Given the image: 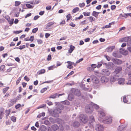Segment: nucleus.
Instances as JSON below:
<instances>
[{
  "label": "nucleus",
  "mask_w": 131,
  "mask_h": 131,
  "mask_svg": "<svg viewBox=\"0 0 131 131\" xmlns=\"http://www.w3.org/2000/svg\"><path fill=\"white\" fill-rule=\"evenodd\" d=\"M112 117L110 116H108L104 118L101 123L109 124L112 123Z\"/></svg>",
  "instance_id": "nucleus-1"
},
{
  "label": "nucleus",
  "mask_w": 131,
  "mask_h": 131,
  "mask_svg": "<svg viewBox=\"0 0 131 131\" xmlns=\"http://www.w3.org/2000/svg\"><path fill=\"white\" fill-rule=\"evenodd\" d=\"M79 118L80 120L84 123H86L88 121V117L83 114H80L79 116Z\"/></svg>",
  "instance_id": "nucleus-2"
},
{
  "label": "nucleus",
  "mask_w": 131,
  "mask_h": 131,
  "mask_svg": "<svg viewBox=\"0 0 131 131\" xmlns=\"http://www.w3.org/2000/svg\"><path fill=\"white\" fill-rule=\"evenodd\" d=\"M98 114V119L101 123L104 119V117L105 116V114L104 112L102 111H99Z\"/></svg>",
  "instance_id": "nucleus-3"
},
{
  "label": "nucleus",
  "mask_w": 131,
  "mask_h": 131,
  "mask_svg": "<svg viewBox=\"0 0 131 131\" xmlns=\"http://www.w3.org/2000/svg\"><path fill=\"white\" fill-rule=\"evenodd\" d=\"M93 107L92 104H89L86 105L85 107V111L87 113H91L93 111Z\"/></svg>",
  "instance_id": "nucleus-4"
},
{
  "label": "nucleus",
  "mask_w": 131,
  "mask_h": 131,
  "mask_svg": "<svg viewBox=\"0 0 131 131\" xmlns=\"http://www.w3.org/2000/svg\"><path fill=\"white\" fill-rule=\"evenodd\" d=\"M104 128L103 125L100 124H97L96 125L95 130L97 131H103Z\"/></svg>",
  "instance_id": "nucleus-5"
},
{
  "label": "nucleus",
  "mask_w": 131,
  "mask_h": 131,
  "mask_svg": "<svg viewBox=\"0 0 131 131\" xmlns=\"http://www.w3.org/2000/svg\"><path fill=\"white\" fill-rule=\"evenodd\" d=\"M122 70V67H117L115 69L113 74H117L120 72Z\"/></svg>",
  "instance_id": "nucleus-6"
},
{
  "label": "nucleus",
  "mask_w": 131,
  "mask_h": 131,
  "mask_svg": "<svg viewBox=\"0 0 131 131\" xmlns=\"http://www.w3.org/2000/svg\"><path fill=\"white\" fill-rule=\"evenodd\" d=\"M112 61L115 64L119 65L122 64L123 61L121 60L117 59H113Z\"/></svg>",
  "instance_id": "nucleus-7"
},
{
  "label": "nucleus",
  "mask_w": 131,
  "mask_h": 131,
  "mask_svg": "<svg viewBox=\"0 0 131 131\" xmlns=\"http://www.w3.org/2000/svg\"><path fill=\"white\" fill-rule=\"evenodd\" d=\"M120 52L122 54L126 56L128 54V51L126 50L121 48L120 49Z\"/></svg>",
  "instance_id": "nucleus-8"
},
{
  "label": "nucleus",
  "mask_w": 131,
  "mask_h": 131,
  "mask_svg": "<svg viewBox=\"0 0 131 131\" xmlns=\"http://www.w3.org/2000/svg\"><path fill=\"white\" fill-rule=\"evenodd\" d=\"M129 36L124 37L120 39L119 40V42H126L127 41V40L129 39Z\"/></svg>",
  "instance_id": "nucleus-9"
},
{
  "label": "nucleus",
  "mask_w": 131,
  "mask_h": 131,
  "mask_svg": "<svg viewBox=\"0 0 131 131\" xmlns=\"http://www.w3.org/2000/svg\"><path fill=\"white\" fill-rule=\"evenodd\" d=\"M4 109L3 108H1L0 110V118L2 119L4 114Z\"/></svg>",
  "instance_id": "nucleus-10"
},
{
  "label": "nucleus",
  "mask_w": 131,
  "mask_h": 131,
  "mask_svg": "<svg viewBox=\"0 0 131 131\" xmlns=\"http://www.w3.org/2000/svg\"><path fill=\"white\" fill-rule=\"evenodd\" d=\"M118 83L120 85H123L124 84L125 79L123 78H120L118 79Z\"/></svg>",
  "instance_id": "nucleus-11"
},
{
  "label": "nucleus",
  "mask_w": 131,
  "mask_h": 131,
  "mask_svg": "<svg viewBox=\"0 0 131 131\" xmlns=\"http://www.w3.org/2000/svg\"><path fill=\"white\" fill-rule=\"evenodd\" d=\"M10 109H9L8 110H5V116L6 118V119H7L8 118V116L10 114Z\"/></svg>",
  "instance_id": "nucleus-12"
},
{
  "label": "nucleus",
  "mask_w": 131,
  "mask_h": 131,
  "mask_svg": "<svg viewBox=\"0 0 131 131\" xmlns=\"http://www.w3.org/2000/svg\"><path fill=\"white\" fill-rule=\"evenodd\" d=\"M75 47L74 46L71 45L70 46V48L68 50V52L70 53H71L74 49Z\"/></svg>",
  "instance_id": "nucleus-13"
},
{
  "label": "nucleus",
  "mask_w": 131,
  "mask_h": 131,
  "mask_svg": "<svg viewBox=\"0 0 131 131\" xmlns=\"http://www.w3.org/2000/svg\"><path fill=\"white\" fill-rule=\"evenodd\" d=\"M114 46H111L110 47H108L106 49L107 51L108 52H111L115 48Z\"/></svg>",
  "instance_id": "nucleus-14"
},
{
  "label": "nucleus",
  "mask_w": 131,
  "mask_h": 131,
  "mask_svg": "<svg viewBox=\"0 0 131 131\" xmlns=\"http://www.w3.org/2000/svg\"><path fill=\"white\" fill-rule=\"evenodd\" d=\"M118 77L117 75H116L114 74V76H113L111 78L110 81L113 82H115Z\"/></svg>",
  "instance_id": "nucleus-15"
},
{
  "label": "nucleus",
  "mask_w": 131,
  "mask_h": 131,
  "mask_svg": "<svg viewBox=\"0 0 131 131\" xmlns=\"http://www.w3.org/2000/svg\"><path fill=\"white\" fill-rule=\"evenodd\" d=\"M52 129L54 131H55L59 129L58 126L56 124L52 125L51 127Z\"/></svg>",
  "instance_id": "nucleus-16"
},
{
  "label": "nucleus",
  "mask_w": 131,
  "mask_h": 131,
  "mask_svg": "<svg viewBox=\"0 0 131 131\" xmlns=\"http://www.w3.org/2000/svg\"><path fill=\"white\" fill-rule=\"evenodd\" d=\"M74 94L75 95L78 96H79L81 95L80 91L78 89H76L75 90Z\"/></svg>",
  "instance_id": "nucleus-17"
},
{
  "label": "nucleus",
  "mask_w": 131,
  "mask_h": 131,
  "mask_svg": "<svg viewBox=\"0 0 131 131\" xmlns=\"http://www.w3.org/2000/svg\"><path fill=\"white\" fill-rule=\"evenodd\" d=\"M101 81L102 82H106L108 81V78H106L105 77H103L101 78Z\"/></svg>",
  "instance_id": "nucleus-18"
},
{
  "label": "nucleus",
  "mask_w": 131,
  "mask_h": 131,
  "mask_svg": "<svg viewBox=\"0 0 131 131\" xmlns=\"http://www.w3.org/2000/svg\"><path fill=\"white\" fill-rule=\"evenodd\" d=\"M53 24V23L52 22L49 23H48L46 26V28L47 29H50V27Z\"/></svg>",
  "instance_id": "nucleus-19"
},
{
  "label": "nucleus",
  "mask_w": 131,
  "mask_h": 131,
  "mask_svg": "<svg viewBox=\"0 0 131 131\" xmlns=\"http://www.w3.org/2000/svg\"><path fill=\"white\" fill-rule=\"evenodd\" d=\"M73 125L74 127H78L79 126L80 123L78 122L75 121L73 122Z\"/></svg>",
  "instance_id": "nucleus-20"
},
{
  "label": "nucleus",
  "mask_w": 131,
  "mask_h": 131,
  "mask_svg": "<svg viewBox=\"0 0 131 131\" xmlns=\"http://www.w3.org/2000/svg\"><path fill=\"white\" fill-rule=\"evenodd\" d=\"M17 101L14 99H12L10 100V102L12 103V104H10L9 105V107H10L13 105L14 104H15Z\"/></svg>",
  "instance_id": "nucleus-21"
},
{
  "label": "nucleus",
  "mask_w": 131,
  "mask_h": 131,
  "mask_svg": "<svg viewBox=\"0 0 131 131\" xmlns=\"http://www.w3.org/2000/svg\"><path fill=\"white\" fill-rule=\"evenodd\" d=\"M130 37H129V39L127 40L126 42L127 45L131 47V39L130 38Z\"/></svg>",
  "instance_id": "nucleus-22"
},
{
  "label": "nucleus",
  "mask_w": 131,
  "mask_h": 131,
  "mask_svg": "<svg viewBox=\"0 0 131 131\" xmlns=\"http://www.w3.org/2000/svg\"><path fill=\"white\" fill-rule=\"evenodd\" d=\"M58 95V94L56 93L53 94L51 95L49 97V98H52L54 99L56 98V96Z\"/></svg>",
  "instance_id": "nucleus-23"
},
{
  "label": "nucleus",
  "mask_w": 131,
  "mask_h": 131,
  "mask_svg": "<svg viewBox=\"0 0 131 131\" xmlns=\"http://www.w3.org/2000/svg\"><path fill=\"white\" fill-rule=\"evenodd\" d=\"M80 9L78 7H76L73 9L72 12L73 13H74L78 11Z\"/></svg>",
  "instance_id": "nucleus-24"
},
{
  "label": "nucleus",
  "mask_w": 131,
  "mask_h": 131,
  "mask_svg": "<svg viewBox=\"0 0 131 131\" xmlns=\"http://www.w3.org/2000/svg\"><path fill=\"white\" fill-rule=\"evenodd\" d=\"M113 23V22H111L110 23H109L108 25H106L105 26L103 27H102V29L110 28L111 27V25Z\"/></svg>",
  "instance_id": "nucleus-25"
},
{
  "label": "nucleus",
  "mask_w": 131,
  "mask_h": 131,
  "mask_svg": "<svg viewBox=\"0 0 131 131\" xmlns=\"http://www.w3.org/2000/svg\"><path fill=\"white\" fill-rule=\"evenodd\" d=\"M45 72V70L43 69H41L40 71H39L38 73L39 74H40L44 73Z\"/></svg>",
  "instance_id": "nucleus-26"
},
{
  "label": "nucleus",
  "mask_w": 131,
  "mask_h": 131,
  "mask_svg": "<svg viewBox=\"0 0 131 131\" xmlns=\"http://www.w3.org/2000/svg\"><path fill=\"white\" fill-rule=\"evenodd\" d=\"M9 89V87L8 86H7L6 88H3V91L4 94H5L6 92L8 91V90Z\"/></svg>",
  "instance_id": "nucleus-27"
},
{
  "label": "nucleus",
  "mask_w": 131,
  "mask_h": 131,
  "mask_svg": "<svg viewBox=\"0 0 131 131\" xmlns=\"http://www.w3.org/2000/svg\"><path fill=\"white\" fill-rule=\"evenodd\" d=\"M68 98L69 100L71 101L74 99V96L72 94H70L69 95Z\"/></svg>",
  "instance_id": "nucleus-28"
},
{
  "label": "nucleus",
  "mask_w": 131,
  "mask_h": 131,
  "mask_svg": "<svg viewBox=\"0 0 131 131\" xmlns=\"http://www.w3.org/2000/svg\"><path fill=\"white\" fill-rule=\"evenodd\" d=\"M10 119L13 122H15L16 121V118L14 116H13L10 117Z\"/></svg>",
  "instance_id": "nucleus-29"
},
{
  "label": "nucleus",
  "mask_w": 131,
  "mask_h": 131,
  "mask_svg": "<svg viewBox=\"0 0 131 131\" xmlns=\"http://www.w3.org/2000/svg\"><path fill=\"white\" fill-rule=\"evenodd\" d=\"M99 13V12H97L95 11H93L92 13V15L94 17H96Z\"/></svg>",
  "instance_id": "nucleus-30"
},
{
  "label": "nucleus",
  "mask_w": 131,
  "mask_h": 131,
  "mask_svg": "<svg viewBox=\"0 0 131 131\" xmlns=\"http://www.w3.org/2000/svg\"><path fill=\"white\" fill-rule=\"evenodd\" d=\"M5 66L4 65H2L0 68V70L1 71L3 72L5 69Z\"/></svg>",
  "instance_id": "nucleus-31"
},
{
  "label": "nucleus",
  "mask_w": 131,
  "mask_h": 131,
  "mask_svg": "<svg viewBox=\"0 0 131 131\" xmlns=\"http://www.w3.org/2000/svg\"><path fill=\"white\" fill-rule=\"evenodd\" d=\"M90 121L91 122H93L95 121V119L93 116H91L89 117Z\"/></svg>",
  "instance_id": "nucleus-32"
},
{
  "label": "nucleus",
  "mask_w": 131,
  "mask_h": 131,
  "mask_svg": "<svg viewBox=\"0 0 131 131\" xmlns=\"http://www.w3.org/2000/svg\"><path fill=\"white\" fill-rule=\"evenodd\" d=\"M89 18L90 22H92L95 20V18L92 16H90L89 17Z\"/></svg>",
  "instance_id": "nucleus-33"
},
{
  "label": "nucleus",
  "mask_w": 131,
  "mask_h": 131,
  "mask_svg": "<svg viewBox=\"0 0 131 131\" xmlns=\"http://www.w3.org/2000/svg\"><path fill=\"white\" fill-rule=\"evenodd\" d=\"M83 14L85 16H90V13L89 12H83Z\"/></svg>",
  "instance_id": "nucleus-34"
},
{
  "label": "nucleus",
  "mask_w": 131,
  "mask_h": 131,
  "mask_svg": "<svg viewBox=\"0 0 131 131\" xmlns=\"http://www.w3.org/2000/svg\"><path fill=\"white\" fill-rule=\"evenodd\" d=\"M74 73V72L73 71H71L70 73L67 76L64 78V79H67V78L69 76H70L72 74H73Z\"/></svg>",
  "instance_id": "nucleus-35"
},
{
  "label": "nucleus",
  "mask_w": 131,
  "mask_h": 131,
  "mask_svg": "<svg viewBox=\"0 0 131 131\" xmlns=\"http://www.w3.org/2000/svg\"><path fill=\"white\" fill-rule=\"evenodd\" d=\"M14 19H9L8 20V22L9 23V24L11 25H12L13 23Z\"/></svg>",
  "instance_id": "nucleus-36"
},
{
  "label": "nucleus",
  "mask_w": 131,
  "mask_h": 131,
  "mask_svg": "<svg viewBox=\"0 0 131 131\" xmlns=\"http://www.w3.org/2000/svg\"><path fill=\"white\" fill-rule=\"evenodd\" d=\"M26 6L29 8H32L34 7V6H32L29 4H26Z\"/></svg>",
  "instance_id": "nucleus-37"
},
{
  "label": "nucleus",
  "mask_w": 131,
  "mask_h": 131,
  "mask_svg": "<svg viewBox=\"0 0 131 131\" xmlns=\"http://www.w3.org/2000/svg\"><path fill=\"white\" fill-rule=\"evenodd\" d=\"M92 106L93 107V108H94L96 109H97L99 108V106L97 105L96 104H94L93 105H92Z\"/></svg>",
  "instance_id": "nucleus-38"
},
{
  "label": "nucleus",
  "mask_w": 131,
  "mask_h": 131,
  "mask_svg": "<svg viewBox=\"0 0 131 131\" xmlns=\"http://www.w3.org/2000/svg\"><path fill=\"white\" fill-rule=\"evenodd\" d=\"M41 130L42 131H44L46 129V127L44 126H42L40 127Z\"/></svg>",
  "instance_id": "nucleus-39"
},
{
  "label": "nucleus",
  "mask_w": 131,
  "mask_h": 131,
  "mask_svg": "<svg viewBox=\"0 0 131 131\" xmlns=\"http://www.w3.org/2000/svg\"><path fill=\"white\" fill-rule=\"evenodd\" d=\"M123 100L124 103H127L128 102V100H127V97L126 96H124L123 97Z\"/></svg>",
  "instance_id": "nucleus-40"
},
{
  "label": "nucleus",
  "mask_w": 131,
  "mask_h": 131,
  "mask_svg": "<svg viewBox=\"0 0 131 131\" xmlns=\"http://www.w3.org/2000/svg\"><path fill=\"white\" fill-rule=\"evenodd\" d=\"M83 17V16L82 15H81L79 16V17L76 18L75 19V20H77L78 19H80L82 18Z\"/></svg>",
  "instance_id": "nucleus-41"
},
{
  "label": "nucleus",
  "mask_w": 131,
  "mask_h": 131,
  "mask_svg": "<svg viewBox=\"0 0 131 131\" xmlns=\"http://www.w3.org/2000/svg\"><path fill=\"white\" fill-rule=\"evenodd\" d=\"M15 6H18L20 4L21 2L19 1H16L15 2Z\"/></svg>",
  "instance_id": "nucleus-42"
},
{
  "label": "nucleus",
  "mask_w": 131,
  "mask_h": 131,
  "mask_svg": "<svg viewBox=\"0 0 131 131\" xmlns=\"http://www.w3.org/2000/svg\"><path fill=\"white\" fill-rule=\"evenodd\" d=\"M25 48V45H23L22 46H20L19 48H18V47H16L15 48L18 49V48L20 50L24 48Z\"/></svg>",
  "instance_id": "nucleus-43"
},
{
  "label": "nucleus",
  "mask_w": 131,
  "mask_h": 131,
  "mask_svg": "<svg viewBox=\"0 0 131 131\" xmlns=\"http://www.w3.org/2000/svg\"><path fill=\"white\" fill-rule=\"evenodd\" d=\"M47 88H45L42 89L40 91V92L43 93L47 90Z\"/></svg>",
  "instance_id": "nucleus-44"
},
{
  "label": "nucleus",
  "mask_w": 131,
  "mask_h": 131,
  "mask_svg": "<svg viewBox=\"0 0 131 131\" xmlns=\"http://www.w3.org/2000/svg\"><path fill=\"white\" fill-rule=\"evenodd\" d=\"M38 28H36L33 29L32 30V32L33 33H35L38 30Z\"/></svg>",
  "instance_id": "nucleus-45"
},
{
  "label": "nucleus",
  "mask_w": 131,
  "mask_h": 131,
  "mask_svg": "<svg viewBox=\"0 0 131 131\" xmlns=\"http://www.w3.org/2000/svg\"><path fill=\"white\" fill-rule=\"evenodd\" d=\"M21 80V78L20 77H19V78H18V79L16 81V85H18L19 84V83L20 81Z\"/></svg>",
  "instance_id": "nucleus-46"
},
{
  "label": "nucleus",
  "mask_w": 131,
  "mask_h": 131,
  "mask_svg": "<svg viewBox=\"0 0 131 131\" xmlns=\"http://www.w3.org/2000/svg\"><path fill=\"white\" fill-rule=\"evenodd\" d=\"M55 67L54 66H52L49 67L48 68V70H53L54 68H55Z\"/></svg>",
  "instance_id": "nucleus-47"
},
{
  "label": "nucleus",
  "mask_w": 131,
  "mask_h": 131,
  "mask_svg": "<svg viewBox=\"0 0 131 131\" xmlns=\"http://www.w3.org/2000/svg\"><path fill=\"white\" fill-rule=\"evenodd\" d=\"M70 14H68L66 16V17L67 18V21H68L70 19Z\"/></svg>",
  "instance_id": "nucleus-48"
},
{
  "label": "nucleus",
  "mask_w": 131,
  "mask_h": 131,
  "mask_svg": "<svg viewBox=\"0 0 131 131\" xmlns=\"http://www.w3.org/2000/svg\"><path fill=\"white\" fill-rule=\"evenodd\" d=\"M51 54H49L48 56L47 59V60L48 61H50L51 60Z\"/></svg>",
  "instance_id": "nucleus-49"
},
{
  "label": "nucleus",
  "mask_w": 131,
  "mask_h": 131,
  "mask_svg": "<svg viewBox=\"0 0 131 131\" xmlns=\"http://www.w3.org/2000/svg\"><path fill=\"white\" fill-rule=\"evenodd\" d=\"M86 20H84L80 22V24L81 25H85V24H86Z\"/></svg>",
  "instance_id": "nucleus-50"
},
{
  "label": "nucleus",
  "mask_w": 131,
  "mask_h": 131,
  "mask_svg": "<svg viewBox=\"0 0 131 131\" xmlns=\"http://www.w3.org/2000/svg\"><path fill=\"white\" fill-rule=\"evenodd\" d=\"M85 5V4L84 3H80L79 5V6L80 7H84Z\"/></svg>",
  "instance_id": "nucleus-51"
},
{
  "label": "nucleus",
  "mask_w": 131,
  "mask_h": 131,
  "mask_svg": "<svg viewBox=\"0 0 131 131\" xmlns=\"http://www.w3.org/2000/svg\"><path fill=\"white\" fill-rule=\"evenodd\" d=\"M24 79L27 82L29 81L30 80V79L26 76H25Z\"/></svg>",
  "instance_id": "nucleus-52"
},
{
  "label": "nucleus",
  "mask_w": 131,
  "mask_h": 131,
  "mask_svg": "<svg viewBox=\"0 0 131 131\" xmlns=\"http://www.w3.org/2000/svg\"><path fill=\"white\" fill-rule=\"evenodd\" d=\"M37 42L38 44H40L43 42L42 41L41 39H38L37 40Z\"/></svg>",
  "instance_id": "nucleus-53"
},
{
  "label": "nucleus",
  "mask_w": 131,
  "mask_h": 131,
  "mask_svg": "<svg viewBox=\"0 0 131 131\" xmlns=\"http://www.w3.org/2000/svg\"><path fill=\"white\" fill-rule=\"evenodd\" d=\"M104 57L106 58V59L108 61H110L111 59L108 56H106V55H105Z\"/></svg>",
  "instance_id": "nucleus-54"
},
{
  "label": "nucleus",
  "mask_w": 131,
  "mask_h": 131,
  "mask_svg": "<svg viewBox=\"0 0 131 131\" xmlns=\"http://www.w3.org/2000/svg\"><path fill=\"white\" fill-rule=\"evenodd\" d=\"M21 106V105L20 104H17V105H16L15 106V108L16 109H18V108H19Z\"/></svg>",
  "instance_id": "nucleus-55"
},
{
  "label": "nucleus",
  "mask_w": 131,
  "mask_h": 131,
  "mask_svg": "<svg viewBox=\"0 0 131 131\" xmlns=\"http://www.w3.org/2000/svg\"><path fill=\"white\" fill-rule=\"evenodd\" d=\"M11 122L10 121L8 120L6 122V124L7 125H10L11 123Z\"/></svg>",
  "instance_id": "nucleus-56"
},
{
  "label": "nucleus",
  "mask_w": 131,
  "mask_h": 131,
  "mask_svg": "<svg viewBox=\"0 0 131 131\" xmlns=\"http://www.w3.org/2000/svg\"><path fill=\"white\" fill-rule=\"evenodd\" d=\"M116 6L115 5H112L111 6V9L112 10L115 9L116 8Z\"/></svg>",
  "instance_id": "nucleus-57"
},
{
  "label": "nucleus",
  "mask_w": 131,
  "mask_h": 131,
  "mask_svg": "<svg viewBox=\"0 0 131 131\" xmlns=\"http://www.w3.org/2000/svg\"><path fill=\"white\" fill-rule=\"evenodd\" d=\"M69 25L73 27L75 26V25L73 23V22H71L69 24Z\"/></svg>",
  "instance_id": "nucleus-58"
},
{
  "label": "nucleus",
  "mask_w": 131,
  "mask_h": 131,
  "mask_svg": "<svg viewBox=\"0 0 131 131\" xmlns=\"http://www.w3.org/2000/svg\"><path fill=\"white\" fill-rule=\"evenodd\" d=\"M4 18L7 21L9 19H10V18L8 15H6L4 17Z\"/></svg>",
  "instance_id": "nucleus-59"
},
{
  "label": "nucleus",
  "mask_w": 131,
  "mask_h": 131,
  "mask_svg": "<svg viewBox=\"0 0 131 131\" xmlns=\"http://www.w3.org/2000/svg\"><path fill=\"white\" fill-rule=\"evenodd\" d=\"M34 36H31L30 37L29 39V41H31V42L33 41L34 40Z\"/></svg>",
  "instance_id": "nucleus-60"
},
{
  "label": "nucleus",
  "mask_w": 131,
  "mask_h": 131,
  "mask_svg": "<svg viewBox=\"0 0 131 131\" xmlns=\"http://www.w3.org/2000/svg\"><path fill=\"white\" fill-rule=\"evenodd\" d=\"M83 58H81L79 60H78L77 61L76 63H80L83 60Z\"/></svg>",
  "instance_id": "nucleus-61"
},
{
  "label": "nucleus",
  "mask_w": 131,
  "mask_h": 131,
  "mask_svg": "<svg viewBox=\"0 0 131 131\" xmlns=\"http://www.w3.org/2000/svg\"><path fill=\"white\" fill-rule=\"evenodd\" d=\"M66 23V21L65 20H63L60 23V24L61 25H64Z\"/></svg>",
  "instance_id": "nucleus-62"
},
{
  "label": "nucleus",
  "mask_w": 131,
  "mask_h": 131,
  "mask_svg": "<svg viewBox=\"0 0 131 131\" xmlns=\"http://www.w3.org/2000/svg\"><path fill=\"white\" fill-rule=\"evenodd\" d=\"M102 6L101 5H99L96 7V9L98 10L100 9L101 8Z\"/></svg>",
  "instance_id": "nucleus-63"
},
{
  "label": "nucleus",
  "mask_w": 131,
  "mask_h": 131,
  "mask_svg": "<svg viewBox=\"0 0 131 131\" xmlns=\"http://www.w3.org/2000/svg\"><path fill=\"white\" fill-rule=\"evenodd\" d=\"M50 35V34L49 33H46L45 34V36L46 38H48Z\"/></svg>",
  "instance_id": "nucleus-64"
}]
</instances>
